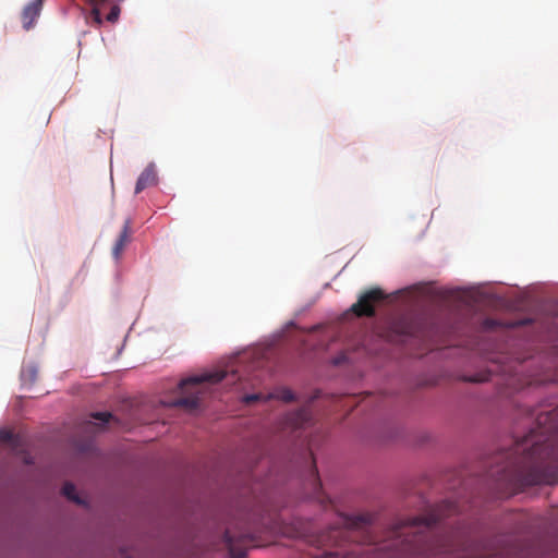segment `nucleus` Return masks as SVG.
Listing matches in <instances>:
<instances>
[{"label": "nucleus", "instance_id": "0eeeda50", "mask_svg": "<svg viewBox=\"0 0 558 558\" xmlns=\"http://www.w3.org/2000/svg\"><path fill=\"white\" fill-rule=\"evenodd\" d=\"M441 519V514L433 510L427 514L424 515H416L413 518L408 519L407 525L410 527H424V529H430L434 525H436Z\"/></svg>", "mask_w": 558, "mask_h": 558}, {"label": "nucleus", "instance_id": "412c9836", "mask_svg": "<svg viewBox=\"0 0 558 558\" xmlns=\"http://www.w3.org/2000/svg\"><path fill=\"white\" fill-rule=\"evenodd\" d=\"M402 333L411 336L412 331L410 329H405V330L402 331Z\"/></svg>", "mask_w": 558, "mask_h": 558}, {"label": "nucleus", "instance_id": "4be33fe9", "mask_svg": "<svg viewBox=\"0 0 558 558\" xmlns=\"http://www.w3.org/2000/svg\"><path fill=\"white\" fill-rule=\"evenodd\" d=\"M96 2L105 3L107 0H95Z\"/></svg>", "mask_w": 558, "mask_h": 558}, {"label": "nucleus", "instance_id": "f03ea898", "mask_svg": "<svg viewBox=\"0 0 558 558\" xmlns=\"http://www.w3.org/2000/svg\"><path fill=\"white\" fill-rule=\"evenodd\" d=\"M229 376L232 377L233 383L241 379L238 375V369L233 367L182 379L179 387L182 393H186V396L174 399L171 405L189 410L196 409L199 405V385L203 383L218 384Z\"/></svg>", "mask_w": 558, "mask_h": 558}, {"label": "nucleus", "instance_id": "aec40b11", "mask_svg": "<svg viewBox=\"0 0 558 558\" xmlns=\"http://www.w3.org/2000/svg\"><path fill=\"white\" fill-rule=\"evenodd\" d=\"M312 476H313L315 486H317V487L320 486L318 472H317V469L315 465H313V468H312Z\"/></svg>", "mask_w": 558, "mask_h": 558}, {"label": "nucleus", "instance_id": "1a4fd4ad", "mask_svg": "<svg viewBox=\"0 0 558 558\" xmlns=\"http://www.w3.org/2000/svg\"><path fill=\"white\" fill-rule=\"evenodd\" d=\"M372 521L368 514L343 515L341 517V524L347 530L361 529L368 525Z\"/></svg>", "mask_w": 558, "mask_h": 558}, {"label": "nucleus", "instance_id": "20e7f679", "mask_svg": "<svg viewBox=\"0 0 558 558\" xmlns=\"http://www.w3.org/2000/svg\"><path fill=\"white\" fill-rule=\"evenodd\" d=\"M225 542L233 558H244L247 547L255 546V533L245 531L235 535L230 530H227L225 533Z\"/></svg>", "mask_w": 558, "mask_h": 558}, {"label": "nucleus", "instance_id": "a211bd4d", "mask_svg": "<svg viewBox=\"0 0 558 558\" xmlns=\"http://www.w3.org/2000/svg\"><path fill=\"white\" fill-rule=\"evenodd\" d=\"M119 15H120V7L113 5L106 19L110 23H116L119 19Z\"/></svg>", "mask_w": 558, "mask_h": 558}, {"label": "nucleus", "instance_id": "423d86ee", "mask_svg": "<svg viewBox=\"0 0 558 558\" xmlns=\"http://www.w3.org/2000/svg\"><path fill=\"white\" fill-rule=\"evenodd\" d=\"M312 420V412L308 405L292 411L284 416V425L292 429L304 427Z\"/></svg>", "mask_w": 558, "mask_h": 558}, {"label": "nucleus", "instance_id": "39448f33", "mask_svg": "<svg viewBox=\"0 0 558 558\" xmlns=\"http://www.w3.org/2000/svg\"><path fill=\"white\" fill-rule=\"evenodd\" d=\"M44 0H32L27 3L22 11L21 19L23 28L29 31L34 27L37 19L40 15Z\"/></svg>", "mask_w": 558, "mask_h": 558}, {"label": "nucleus", "instance_id": "2eb2a0df", "mask_svg": "<svg viewBox=\"0 0 558 558\" xmlns=\"http://www.w3.org/2000/svg\"><path fill=\"white\" fill-rule=\"evenodd\" d=\"M90 1H92V4L94 5V8L90 12V19L93 20L95 25L99 27L102 24L99 5H101L102 3L96 2L95 0H90Z\"/></svg>", "mask_w": 558, "mask_h": 558}, {"label": "nucleus", "instance_id": "6ab92c4d", "mask_svg": "<svg viewBox=\"0 0 558 558\" xmlns=\"http://www.w3.org/2000/svg\"><path fill=\"white\" fill-rule=\"evenodd\" d=\"M263 398H264V396L262 393H253V395L244 396L243 401L247 404H251V403H253L257 400H260Z\"/></svg>", "mask_w": 558, "mask_h": 558}, {"label": "nucleus", "instance_id": "f257e3e1", "mask_svg": "<svg viewBox=\"0 0 558 558\" xmlns=\"http://www.w3.org/2000/svg\"><path fill=\"white\" fill-rule=\"evenodd\" d=\"M515 453H520L519 464L505 474V480L513 485L514 489L558 482V470L549 459L548 446L539 442L532 444L530 448L517 445Z\"/></svg>", "mask_w": 558, "mask_h": 558}, {"label": "nucleus", "instance_id": "9b49d317", "mask_svg": "<svg viewBox=\"0 0 558 558\" xmlns=\"http://www.w3.org/2000/svg\"><path fill=\"white\" fill-rule=\"evenodd\" d=\"M130 236H131V223L129 220L125 221L124 226H123V229L118 238V240L116 241V244L112 248V254L114 256V258H119L121 253L123 252L125 245L128 244V242L130 241Z\"/></svg>", "mask_w": 558, "mask_h": 558}, {"label": "nucleus", "instance_id": "9d476101", "mask_svg": "<svg viewBox=\"0 0 558 558\" xmlns=\"http://www.w3.org/2000/svg\"><path fill=\"white\" fill-rule=\"evenodd\" d=\"M408 520L403 521L400 525L396 527L395 534L397 537H404V541L407 544L404 545L405 548L402 549V551H415L417 550L416 546V539L408 541V536L410 535V531L405 530H412L413 527H410L407 525ZM417 531H414V534L421 533L422 527H415Z\"/></svg>", "mask_w": 558, "mask_h": 558}, {"label": "nucleus", "instance_id": "5701e85b", "mask_svg": "<svg viewBox=\"0 0 558 558\" xmlns=\"http://www.w3.org/2000/svg\"><path fill=\"white\" fill-rule=\"evenodd\" d=\"M486 324H487V325H493V324H494V322H493V320H487V322H486Z\"/></svg>", "mask_w": 558, "mask_h": 558}, {"label": "nucleus", "instance_id": "f3484780", "mask_svg": "<svg viewBox=\"0 0 558 558\" xmlns=\"http://www.w3.org/2000/svg\"><path fill=\"white\" fill-rule=\"evenodd\" d=\"M90 416H92V418L98 420V421L102 422L104 424L109 423L113 417L112 414L109 412H95V413H92Z\"/></svg>", "mask_w": 558, "mask_h": 558}, {"label": "nucleus", "instance_id": "dca6fc26", "mask_svg": "<svg viewBox=\"0 0 558 558\" xmlns=\"http://www.w3.org/2000/svg\"><path fill=\"white\" fill-rule=\"evenodd\" d=\"M0 441L13 444L15 441L14 433L7 428L0 429Z\"/></svg>", "mask_w": 558, "mask_h": 558}, {"label": "nucleus", "instance_id": "7ed1b4c3", "mask_svg": "<svg viewBox=\"0 0 558 558\" xmlns=\"http://www.w3.org/2000/svg\"><path fill=\"white\" fill-rule=\"evenodd\" d=\"M387 299V294L380 288H372L364 291L357 299V302L352 304L350 311L357 317H373L375 316V304Z\"/></svg>", "mask_w": 558, "mask_h": 558}, {"label": "nucleus", "instance_id": "ddd939ff", "mask_svg": "<svg viewBox=\"0 0 558 558\" xmlns=\"http://www.w3.org/2000/svg\"><path fill=\"white\" fill-rule=\"evenodd\" d=\"M278 399L283 402H292L295 400V396L289 388H279L274 393L267 396V399Z\"/></svg>", "mask_w": 558, "mask_h": 558}, {"label": "nucleus", "instance_id": "4468645a", "mask_svg": "<svg viewBox=\"0 0 558 558\" xmlns=\"http://www.w3.org/2000/svg\"><path fill=\"white\" fill-rule=\"evenodd\" d=\"M62 494L70 500L81 504L78 496L76 495L75 486L72 483H65L62 487Z\"/></svg>", "mask_w": 558, "mask_h": 558}, {"label": "nucleus", "instance_id": "f8f14e48", "mask_svg": "<svg viewBox=\"0 0 558 558\" xmlns=\"http://www.w3.org/2000/svg\"><path fill=\"white\" fill-rule=\"evenodd\" d=\"M519 453H515V450L513 451V453L508 457L509 458V461L507 462L506 465H504L500 470L496 471V472H493V475H497V481L500 482V483H505L506 485L510 486L513 488V485H511L507 480H505V474H508L510 471L513 470L514 465H518L519 462H520V456L519 457H513V456H518Z\"/></svg>", "mask_w": 558, "mask_h": 558}, {"label": "nucleus", "instance_id": "6e6552de", "mask_svg": "<svg viewBox=\"0 0 558 558\" xmlns=\"http://www.w3.org/2000/svg\"><path fill=\"white\" fill-rule=\"evenodd\" d=\"M157 181L156 171L153 166H148L144 169V171L140 174L136 185L135 193L138 194L145 189L154 185Z\"/></svg>", "mask_w": 558, "mask_h": 558}]
</instances>
